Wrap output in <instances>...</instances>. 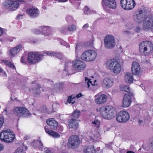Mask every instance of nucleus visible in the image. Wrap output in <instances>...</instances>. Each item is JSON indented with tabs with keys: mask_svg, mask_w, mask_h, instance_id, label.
Returning <instances> with one entry per match:
<instances>
[{
	"mask_svg": "<svg viewBox=\"0 0 153 153\" xmlns=\"http://www.w3.org/2000/svg\"><path fill=\"white\" fill-rule=\"evenodd\" d=\"M33 145L35 148H38L40 150H42L44 147L41 141L39 140L34 141L33 143Z\"/></svg>",
	"mask_w": 153,
	"mask_h": 153,
	"instance_id": "nucleus-30",
	"label": "nucleus"
},
{
	"mask_svg": "<svg viewBox=\"0 0 153 153\" xmlns=\"http://www.w3.org/2000/svg\"><path fill=\"white\" fill-rule=\"evenodd\" d=\"M79 143V138L77 135H72L69 138L68 145L71 148L76 147Z\"/></svg>",
	"mask_w": 153,
	"mask_h": 153,
	"instance_id": "nucleus-15",
	"label": "nucleus"
},
{
	"mask_svg": "<svg viewBox=\"0 0 153 153\" xmlns=\"http://www.w3.org/2000/svg\"><path fill=\"white\" fill-rule=\"evenodd\" d=\"M95 150L92 146H89L84 151L85 153H93L95 152Z\"/></svg>",
	"mask_w": 153,
	"mask_h": 153,
	"instance_id": "nucleus-35",
	"label": "nucleus"
},
{
	"mask_svg": "<svg viewBox=\"0 0 153 153\" xmlns=\"http://www.w3.org/2000/svg\"><path fill=\"white\" fill-rule=\"evenodd\" d=\"M105 46L107 48L111 49L115 45L114 36L111 35H107L104 39Z\"/></svg>",
	"mask_w": 153,
	"mask_h": 153,
	"instance_id": "nucleus-12",
	"label": "nucleus"
},
{
	"mask_svg": "<svg viewBox=\"0 0 153 153\" xmlns=\"http://www.w3.org/2000/svg\"><path fill=\"white\" fill-rule=\"evenodd\" d=\"M11 62L10 61H5L4 62V63L5 65L7 66H8V67L9 66V65H10V63Z\"/></svg>",
	"mask_w": 153,
	"mask_h": 153,
	"instance_id": "nucleus-49",
	"label": "nucleus"
},
{
	"mask_svg": "<svg viewBox=\"0 0 153 153\" xmlns=\"http://www.w3.org/2000/svg\"><path fill=\"white\" fill-rule=\"evenodd\" d=\"M82 94L81 93H79L78 94H77L76 95V97L77 98H79L80 97H82Z\"/></svg>",
	"mask_w": 153,
	"mask_h": 153,
	"instance_id": "nucleus-58",
	"label": "nucleus"
},
{
	"mask_svg": "<svg viewBox=\"0 0 153 153\" xmlns=\"http://www.w3.org/2000/svg\"><path fill=\"white\" fill-rule=\"evenodd\" d=\"M89 27V25L88 23H86L82 27V28L83 29H86L88 28Z\"/></svg>",
	"mask_w": 153,
	"mask_h": 153,
	"instance_id": "nucleus-52",
	"label": "nucleus"
},
{
	"mask_svg": "<svg viewBox=\"0 0 153 153\" xmlns=\"http://www.w3.org/2000/svg\"><path fill=\"white\" fill-rule=\"evenodd\" d=\"M53 54L52 55H51V56H56L60 59L61 64L63 62L65 63L64 64L65 68L64 72H65V74L67 75V73H66V69L67 67L71 65L72 64L71 61L70 59L66 58L63 55H62L61 53H58L54 52H53Z\"/></svg>",
	"mask_w": 153,
	"mask_h": 153,
	"instance_id": "nucleus-7",
	"label": "nucleus"
},
{
	"mask_svg": "<svg viewBox=\"0 0 153 153\" xmlns=\"http://www.w3.org/2000/svg\"><path fill=\"white\" fill-rule=\"evenodd\" d=\"M60 42L61 45L66 46V47L69 48L70 47L68 43L64 41L61 40L60 41Z\"/></svg>",
	"mask_w": 153,
	"mask_h": 153,
	"instance_id": "nucleus-41",
	"label": "nucleus"
},
{
	"mask_svg": "<svg viewBox=\"0 0 153 153\" xmlns=\"http://www.w3.org/2000/svg\"><path fill=\"white\" fill-rule=\"evenodd\" d=\"M3 33V31L2 29L0 27V36L2 35Z\"/></svg>",
	"mask_w": 153,
	"mask_h": 153,
	"instance_id": "nucleus-60",
	"label": "nucleus"
},
{
	"mask_svg": "<svg viewBox=\"0 0 153 153\" xmlns=\"http://www.w3.org/2000/svg\"><path fill=\"white\" fill-rule=\"evenodd\" d=\"M53 53V51H46L42 52H31L28 54L27 59L29 63H35L41 60L43 56H51Z\"/></svg>",
	"mask_w": 153,
	"mask_h": 153,
	"instance_id": "nucleus-1",
	"label": "nucleus"
},
{
	"mask_svg": "<svg viewBox=\"0 0 153 153\" xmlns=\"http://www.w3.org/2000/svg\"><path fill=\"white\" fill-rule=\"evenodd\" d=\"M66 20L67 22L71 23L73 21V19L72 17L70 16H67L66 19Z\"/></svg>",
	"mask_w": 153,
	"mask_h": 153,
	"instance_id": "nucleus-42",
	"label": "nucleus"
},
{
	"mask_svg": "<svg viewBox=\"0 0 153 153\" xmlns=\"http://www.w3.org/2000/svg\"><path fill=\"white\" fill-rule=\"evenodd\" d=\"M130 96L128 94H125L123 100V107H129L131 103Z\"/></svg>",
	"mask_w": 153,
	"mask_h": 153,
	"instance_id": "nucleus-21",
	"label": "nucleus"
},
{
	"mask_svg": "<svg viewBox=\"0 0 153 153\" xmlns=\"http://www.w3.org/2000/svg\"><path fill=\"white\" fill-rule=\"evenodd\" d=\"M120 3L123 8L128 10L133 8L136 4L134 0H121Z\"/></svg>",
	"mask_w": 153,
	"mask_h": 153,
	"instance_id": "nucleus-11",
	"label": "nucleus"
},
{
	"mask_svg": "<svg viewBox=\"0 0 153 153\" xmlns=\"http://www.w3.org/2000/svg\"><path fill=\"white\" fill-rule=\"evenodd\" d=\"M32 31L35 34H39L40 33H41L40 30H39L36 29H33L32 30Z\"/></svg>",
	"mask_w": 153,
	"mask_h": 153,
	"instance_id": "nucleus-44",
	"label": "nucleus"
},
{
	"mask_svg": "<svg viewBox=\"0 0 153 153\" xmlns=\"http://www.w3.org/2000/svg\"><path fill=\"white\" fill-rule=\"evenodd\" d=\"M59 1L61 2H65L68 1V0H59Z\"/></svg>",
	"mask_w": 153,
	"mask_h": 153,
	"instance_id": "nucleus-61",
	"label": "nucleus"
},
{
	"mask_svg": "<svg viewBox=\"0 0 153 153\" xmlns=\"http://www.w3.org/2000/svg\"><path fill=\"white\" fill-rule=\"evenodd\" d=\"M97 54L96 51L93 50L89 49L85 51L81 56V59L87 62L94 60L96 58Z\"/></svg>",
	"mask_w": 153,
	"mask_h": 153,
	"instance_id": "nucleus-6",
	"label": "nucleus"
},
{
	"mask_svg": "<svg viewBox=\"0 0 153 153\" xmlns=\"http://www.w3.org/2000/svg\"><path fill=\"white\" fill-rule=\"evenodd\" d=\"M13 111L14 114L19 117H28L31 115L27 109L23 107L15 108Z\"/></svg>",
	"mask_w": 153,
	"mask_h": 153,
	"instance_id": "nucleus-8",
	"label": "nucleus"
},
{
	"mask_svg": "<svg viewBox=\"0 0 153 153\" xmlns=\"http://www.w3.org/2000/svg\"><path fill=\"white\" fill-rule=\"evenodd\" d=\"M26 13L30 17L32 18H35L38 16L39 14V12L38 10L33 7L27 9Z\"/></svg>",
	"mask_w": 153,
	"mask_h": 153,
	"instance_id": "nucleus-19",
	"label": "nucleus"
},
{
	"mask_svg": "<svg viewBox=\"0 0 153 153\" xmlns=\"http://www.w3.org/2000/svg\"><path fill=\"white\" fill-rule=\"evenodd\" d=\"M114 81L112 79L106 77L103 80L102 86L105 88H110L113 85Z\"/></svg>",
	"mask_w": 153,
	"mask_h": 153,
	"instance_id": "nucleus-20",
	"label": "nucleus"
},
{
	"mask_svg": "<svg viewBox=\"0 0 153 153\" xmlns=\"http://www.w3.org/2000/svg\"><path fill=\"white\" fill-rule=\"evenodd\" d=\"M15 135L10 130H3L0 134V139L2 141L10 143L14 140Z\"/></svg>",
	"mask_w": 153,
	"mask_h": 153,
	"instance_id": "nucleus-4",
	"label": "nucleus"
},
{
	"mask_svg": "<svg viewBox=\"0 0 153 153\" xmlns=\"http://www.w3.org/2000/svg\"><path fill=\"white\" fill-rule=\"evenodd\" d=\"M59 105L58 104L55 103L53 104L52 105V111L54 112L55 111L59 108Z\"/></svg>",
	"mask_w": 153,
	"mask_h": 153,
	"instance_id": "nucleus-38",
	"label": "nucleus"
},
{
	"mask_svg": "<svg viewBox=\"0 0 153 153\" xmlns=\"http://www.w3.org/2000/svg\"><path fill=\"white\" fill-rule=\"evenodd\" d=\"M76 97V96L74 95H72L69 96L67 100V102L69 103H72L74 104L75 102V101H74L73 100L75 99Z\"/></svg>",
	"mask_w": 153,
	"mask_h": 153,
	"instance_id": "nucleus-37",
	"label": "nucleus"
},
{
	"mask_svg": "<svg viewBox=\"0 0 153 153\" xmlns=\"http://www.w3.org/2000/svg\"><path fill=\"white\" fill-rule=\"evenodd\" d=\"M100 121L98 120H95L92 122V125L95 128H98L100 126Z\"/></svg>",
	"mask_w": 153,
	"mask_h": 153,
	"instance_id": "nucleus-36",
	"label": "nucleus"
},
{
	"mask_svg": "<svg viewBox=\"0 0 153 153\" xmlns=\"http://www.w3.org/2000/svg\"><path fill=\"white\" fill-rule=\"evenodd\" d=\"M107 97L105 94H101L98 96L95 99V102L98 104H102L106 102Z\"/></svg>",
	"mask_w": 153,
	"mask_h": 153,
	"instance_id": "nucleus-23",
	"label": "nucleus"
},
{
	"mask_svg": "<svg viewBox=\"0 0 153 153\" xmlns=\"http://www.w3.org/2000/svg\"><path fill=\"white\" fill-rule=\"evenodd\" d=\"M10 68H12L13 69L15 68V66L14 65H13L12 63L11 62L10 63V65H9V66Z\"/></svg>",
	"mask_w": 153,
	"mask_h": 153,
	"instance_id": "nucleus-54",
	"label": "nucleus"
},
{
	"mask_svg": "<svg viewBox=\"0 0 153 153\" xmlns=\"http://www.w3.org/2000/svg\"><path fill=\"white\" fill-rule=\"evenodd\" d=\"M40 85L37 84L34 85V87L33 88V92L35 94H39L40 93Z\"/></svg>",
	"mask_w": 153,
	"mask_h": 153,
	"instance_id": "nucleus-34",
	"label": "nucleus"
},
{
	"mask_svg": "<svg viewBox=\"0 0 153 153\" xmlns=\"http://www.w3.org/2000/svg\"><path fill=\"white\" fill-rule=\"evenodd\" d=\"M23 17V15H18L17 16L16 19H22Z\"/></svg>",
	"mask_w": 153,
	"mask_h": 153,
	"instance_id": "nucleus-51",
	"label": "nucleus"
},
{
	"mask_svg": "<svg viewBox=\"0 0 153 153\" xmlns=\"http://www.w3.org/2000/svg\"><path fill=\"white\" fill-rule=\"evenodd\" d=\"M139 51L143 56H148L153 51V44L150 41H143L139 45Z\"/></svg>",
	"mask_w": 153,
	"mask_h": 153,
	"instance_id": "nucleus-3",
	"label": "nucleus"
},
{
	"mask_svg": "<svg viewBox=\"0 0 153 153\" xmlns=\"http://www.w3.org/2000/svg\"><path fill=\"white\" fill-rule=\"evenodd\" d=\"M14 1H19L20 2H25V1L24 0H13Z\"/></svg>",
	"mask_w": 153,
	"mask_h": 153,
	"instance_id": "nucleus-59",
	"label": "nucleus"
},
{
	"mask_svg": "<svg viewBox=\"0 0 153 153\" xmlns=\"http://www.w3.org/2000/svg\"><path fill=\"white\" fill-rule=\"evenodd\" d=\"M90 79H88L87 77H85V80L88 85V87L90 89L93 90L95 88V84L92 83Z\"/></svg>",
	"mask_w": 153,
	"mask_h": 153,
	"instance_id": "nucleus-31",
	"label": "nucleus"
},
{
	"mask_svg": "<svg viewBox=\"0 0 153 153\" xmlns=\"http://www.w3.org/2000/svg\"><path fill=\"white\" fill-rule=\"evenodd\" d=\"M140 67L139 64L136 62L132 63L131 71L132 73L135 75H139L140 73Z\"/></svg>",
	"mask_w": 153,
	"mask_h": 153,
	"instance_id": "nucleus-22",
	"label": "nucleus"
},
{
	"mask_svg": "<svg viewBox=\"0 0 153 153\" xmlns=\"http://www.w3.org/2000/svg\"><path fill=\"white\" fill-rule=\"evenodd\" d=\"M119 63V62L115 59H109L106 62L105 65L107 68L112 72L114 68L115 67V65H117Z\"/></svg>",
	"mask_w": 153,
	"mask_h": 153,
	"instance_id": "nucleus-18",
	"label": "nucleus"
},
{
	"mask_svg": "<svg viewBox=\"0 0 153 153\" xmlns=\"http://www.w3.org/2000/svg\"><path fill=\"white\" fill-rule=\"evenodd\" d=\"M4 122V119L3 118H0V128L3 125Z\"/></svg>",
	"mask_w": 153,
	"mask_h": 153,
	"instance_id": "nucleus-46",
	"label": "nucleus"
},
{
	"mask_svg": "<svg viewBox=\"0 0 153 153\" xmlns=\"http://www.w3.org/2000/svg\"><path fill=\"white\" fill-rule=\"evenodd\" d=\"M102 3L104 10L107 13L110 11L109 8L114 9L117 6L115 0H102Z\"/></svg>",
	"mask_w": 153,
	"mask_h": 153,
	"instance_id": "nucleus-9",
	"label": "nucleus"
},
{
	"mask_svg": "<svg viewBox=\"0 0 153 153\" xmlns=\"http://www.w3.org/2000/svg\"><path fill=\"white\" fill-rule=\"evenodd\" d=\"M44 82H47L48 83L50 84L51 85L53 83V82L52 81H50L49 79H47L45 80Z\"/></svg>",
	"mask_w": 153,
	"mask_h": 153,
	"instance_id": "nucleus-50",
	"label": "nucleus"
},
{
	"mask_svg": "<svg viewBox=\"0 0 153 153\" xmlns=\"http://www.w3.org/2000/svg\"><path fill=\"white\" fill-rule=\"evenodd\" d=\"M59 32L65 34L67 31V28L65 27H62L59 28Z\"/></svg>",
	"mask_w": 153,
	"mask_h": 153,
	"instance_id": "nucleus-40",
	"label": "nucleus"
},
{
	"mask_svg": "<svg viewBox=\"0 0 153 153\" xmlns=\"http://www.w3.org/2000/svg\"><path fill=\"white\" fill-rule=\"evenodd\" d=\"M140 29L141 28L139 27H137L136 28L135 30L137 32H140Z\"/></svg>",
	"mask_w": 153,
	"mask_h": 153,
	"instance_id": "nucleus-55",
	"label": "nucleus"
},
{
	"mask_svg": "<svg viewBox=\"0 0 153 153\" xmlns=\"http://www.w3.org/2000/svg\"><path fill=\"white\" fill-rule=\"evenodd\" d=\"M115 67L114 68L112 72L116 74L120 73L121 71V65L119 63L118 65H115Z\"/></svg>",
	"mask_w": 153,
	"mask_h": 153,
	"instance_id": "nucleus-33",
	"label": "nucleus"
},
{
	"mask_svg": "<svg viewBox=\"0 0 153 153\" xmlns=\"http://www.w3.org/2000/svg\"><path fill=\"white\" fill-rule=\"evenodd\" d=\"M144 30L153 29V15L148 16L143 23Z\"/></svg>",
	"mask_w": 153,
	"mask_h": 153,
	"instance_id": "nucleus-13",
	"label": "nucleus"
},
{
	"mask_svg": "<svg viewBox=\"0 0 153 153\" xmlns=\"http://www.w3.org/2000/svg\"><path fill=\"white\" fill-rule=\"evenodd\" d=\"M126 153H135L134 152L131 151H128Z\"/></svg>",
	"mask_w": 153,
	"mask_h": 153,
	"instance_id": "nucleus-63",
	"label": "nucleus"
},
{
	"mask_svg": "<svg viewBox=\"0 0 153 153\" xmlns=\"http://www.w3.org/2000/svg\"><path fill=\"white\" fill-rule=\"evenodd\" d=\"M4 6L6 9L13 11L16 10L18 8L19 3L17 1H7L4 3Z\"/></svg>",
	"mask_w": 153,
	"mask_h": 153,
	"instance_id": "nucleus-16",
	"label": "nucleus"
},
{
	"mask_svg": "<svg viewBox=\"0 0 153 153\" xmlns=\"http://www.w3.org/2000/svg\"><path fill=\"white\" fill-rule=\"evenodd\" d=\"M101 116L104 118L110 120L115 117L116 114L115 108L111 105H105L101 107L100 109Z\"/></svg>",
	"mask_w": 153,
	"mask_h": 153,
	"instance_id": "nucleus-2",
	"label": "nucleus"
},
{
	"mask_svg": "<svg viewBox=\"0 0 153 153\" xmlns=\"http://www.w3.org/2000/svg\"><path fill=\"white\" fill-rule=\"evenodd\" d=\"M47 123L50 126V128L53 129H55L58 125V123L53 118L47 120Z\"/></svg>",
	"mask_w": 153,
	"mask_h": 153,
	"instance_id": "nucleus-24",
	"label": "nucleus"
},
{
	"mask_svg": "<svg viewBox=\"0 0 153 153\" xmlns=\"http://www.w3.org/2000/svg\"><path fill=\"white\" fill-rule=\"evenodd\" d=\"M1 73H2V76L4 77H6L7 76V75L6 74V73L4 71L3 69H2V71L1 72Z\"/></svg>",
	"mask_w": 153,
	"mask_h": 153,
	"instance_id": "nucleus-53",
	"label": "nucleus"
},
{
	"mask_svg": "<svg viewBox=\"0 0 153 153\" xmlns=\"http://www.w3.org/2000/svg\"><path fill=\"white\" fill-rule=\"evenodd\" d=\"M7 108H5L4 110L3 111V113H5V114H6L7 112Z\"/></svg>",
	"mask_w": 153,
	"mask_h": 153,
	"instance_id": "nucleus-64",
	"label": "nucleus"
},
{
	"mask_svg": "<svg viewBox=\"0 0 153 153\" xmlns=\"http://www.w3.org/2000/svg\"><path fill=\"white\" fill-rule=\"evenodd\" d=\"M79 46L78 44H76L75 47V53L77 54L79 52Z\"/></svg>",
	"mask_w": 153,
	"mask_h": 153,
	"instance_id": "nucleus-45",
	"label": "nucleus"
},
{
	"mask_svg": "<svg viewBox=\"0 0 153 153\" xmlns=\"http://www.w3.org/2000/svg\"><path fill=\"white\" fill-rule=\"evenodd\" d=\"M84 13L86 14H89L91 13L89 9L88 8V7H87V6H85V7L84 9Z\"/></svg>",
	"mask_w": 153,
	"mask_h": 153,
	"instance_id": "nucleus-43",
	"label": "nucleus"
},
{
	"mask_svg": "<svg viewBox=\"0 0 153 153\" xmlns=\"http://www.w3.org/2000/svg\"><path fill=\"white\" fill-rule=\"evenodd\" d=\"M41 33L45 36H48L51 34V28L47 26L42 27H40Z\"/></svg>",
	"mask_w": 153,
	"mask_h": 153,
	"instance_id": "nucleus-26",
	"label": "nucleus"
},
{
	"mask_svg": "<svg viewBox=\"0 0 153 153\" xmlns=\"http://www.w3.org/2000/svg\"><path fill=\"white\" fill-rule=\"evenodd\" d=\"M4 149V145L0 143V151Z\"/></svg>",
	"mask_w": 153,
	"mask_h": 153,
	"instance_id": "nucleus-56",
	"label": "nucleus"
},
{
	"mask_svg": "<svg viewBox=\"0 0 153 153\" xmlns=\"http://www.w3.org/2000/svg\"><path fill=\"white\" fill-rule=\"evenodd\" d=\"M145 15L142 10L136 11L134 16V20L138 23H141L144 19Z\"/></svg>",
	"mask_w": 153,
	"mask_h": 153,
	"instance_id": "nucleus-17",
	"label": "nucleus"
},
{
	"mask_svg": "<svg viewBox=\"0 0 153 153\" xmlns=\"http://www.w3.org/2000/svg\"><path fill=\"white\" fill-rule=\"evenodd\" d=\"M45 153H51V152L50 150H46Z\"/></svg>",
	"mask_w": 153,
	"mask_h": 153,
	"instance_id": "nucleus-62",
	"label": "nucleus"
},
{
	"mask_svg": "<svg viewBox=\"0 0 153 153\" xmlns=\"http://www.w3.org/2000/svg\"><path fill=\"white\" fill-rule=\"evenodd\" d=\"M120 89L123 91L129 93L131 96H134V95L132 93H130L129 90V86H126L124 85H121L120 86Z\"/></svg>",
	"mask_w": 153,
	"mask_h": 153,
	"instance_id": "nucleus-32",
	"label": "nucleus"
},
{
	"mask_svg": "<svg viewBox=\"0 0 153 153\" xmlns=\"http://www.w3.org/2000/svg\"><path fill=\"white\" fill-rule=\"evenodd\" d=\"M143 105L142 104L136 106V109L134 110L135 114L138 116L141 115L143 111Z\"/></svg>",
	"mask_w": 153,
	"mask_h": 153,
	"instance_id": "nucleus-29",
	"label": "nucleus"
},
{
	"mask_svg": "<svg viewBox=\"0 0 153 153\" xmlns=\"http://www.w3.org/2000/svg\"><path fill=\"white\" fill-rule=\"evenodd\" d=\"M133 80L132 74L129 73H127L126 74L125 77V80L126 82L131 83L132 82Z\"/></svg>",
	"mask_w": 153,
	"mask_h": 153,
	"instance_id": "nucleus-28",
	"label": "nucleus"
},
{
	"mask_svg": "<svg viewBox=\"0 0 153 153\" xmlns=\"http://www.w3.org/2000/svg\"><path fill=\"white\" fill-rule=\"evenodd\" d=\"M45 129L46 132L49 135L52 136L53 137L57 138L59 137L60 135L57 133L52 130H49L47 126L45 127Z\"/></svg>",
	"mask_w": 153,
	"mask_h": 153,
	"instance_id": "nucleus-27",
	"label": "nucleus"
},
{
	"mask_svg": "<svg viewBox=\"0 0 153 153\" xmlns=\"http://www.w3.org/2000/svg\"><path fill=\"white\" fill-rule=\"evenodd\" d=\"M80 115V112L79 110H75L71 114V119L68 120V125L69 128H72L75 129H77L79 127V125L77 119Z\"/></svg>",
	"mask_w": 153,
	"mask_h": 153,
	"instance_id": "nucleus-5",
	"label": "nucleus"
},
{
	"mask_svg": "<svg viewBox=\"0 0 153 153\" xmlns=\"http://www.w3.org/2000/svg\"><path fill=\"white\" fill-rule=\"evenodd\" d=\"M21 48V45H19L13 48L10 51V55L11 56H13L19 52Z\"/></svg>",
	"mask_w": 153,
	"mask_h": 153,
	"instance_id": "nucleus-25",
	"label": "nucleus"
},
{
	"mask_svg": "<svg viewBox=\"0 0 153 153\" xmlns=\"http://www.w3.org/2000/svg\"><path fill=\"white\" fill-rule=\"evenodd\" d=\"M11 99L13 101H14L16 99V98L15 97L14 95H12L10 97Z\"/></svg>",
	"mask_w": 153,
	"mask_h": 153,
	"instance_id": "nucleus-57",
	"label": "nucleus"
},
{
	"mask_svg": "<svg viewBox=\"0 0 153 153\" xmlns=\"http://www.w3.org/2000/svg\"><path fill=\"white\" fill-rule=\"evenodd\" d=\"M76 29V27L74 25L69 26L68 27V30L70 31H73Z\"/></svg>",
	"mask_w": 153,
	"mask_h": 153,
	"instance_id": "nucleus-39",
	"label": "nucleus"
},
{
	"mask_svg": "<svg viewBox=\"0 0 153 153\" xmlns=\"http://www.w3.org/2000/svg\"><path fill=\"white\" fill-rule=\"evenodd\" d=\"M72 63L73 67L76 70L80 72L84 70L86 67L85 63L80 60H75Z\"/></svg>",
	"mask_w": 153,
	"mask_h": 153,
	"instance_id": "nucleus-14",
	"label": "nucleus"
},
{
	"mask_svg": "<svg viewBox=\"0 0 153 153\" xmlns=\"http://www.w3.org/2000/svg\"><path fill=\"white\" fill-rule=\"evenodd\" d=\"M26 58L24 56H23L21 59V62L22 63H25L26 62Z\"/></svg>",
	"mask_w": 153,
	"mask_h": 153,
	"instance_id": "nucleus-47",
	"label": "nucleus"
},
{
	"mask_svg": "<svg viewBox=\"0 0 153 153\" xmlns=\"http://www.w3.org/2000/svg\"><path fill=\"white\" fill-rule=\"evenodd\" d=\"M130 119L129 114L127 111H122L118 114L116 119L119 123H125Z\"/></svg>",
	"mask_w": 153,
	"mask_h": 153,
	"instance_id": "nucleus-10",
	"label": "nucleus"
},
{
	"mask_svg": "<svg viewBox=\"0 0 153 153\" xmlns=\"http://www.w3.org/2000/svg\"><path fill=\"white\" fill-rule=\"evenodd\" d=\"M22 150L21 149L18 148L16 151L14 153H22Z\"/></svg>",
	"mask_w": 153,
	"mask_h": 153,
	"instance_id": "nucleus-48",
	"label": "nucleus"
}]
</instances>
